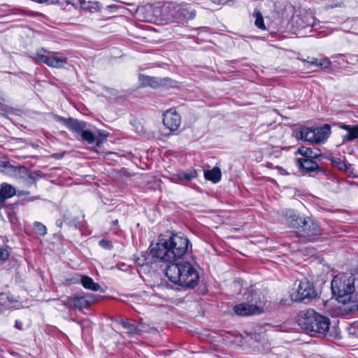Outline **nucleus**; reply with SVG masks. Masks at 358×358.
Here are the masks:
<instances>
[{"instance_id": "nucleus-1", "label": "nucleus", "mask_w": 358, "mask_h": 358, "mask_svg": "<svg viewBox=\"0 0 358 358\" xmlns=\"http://www.w3.org/2000/svg\"><path fill=\"white\" fill-rule=\"evenodd\" d=\"M188 238L180 234H173L168 239H161L150 249L152 257L159 261L171 263L184 257L191 250Z\"/></svg>"}, {"instance_id": "nucleus-2", "label": "nucleus", "mask_w": 358, "mask_h": 358, "mask_svg": "<svg viewBox=\"0 0 358 358\" xmlns=\"http://www.w3.org/2000/svg\"><path fill=\"white\" fill-rule=\"evenodd\" d=\"M297 322L301 329L312 336H324L329 330L330 319L313 309L300 312Z\"/></svg>"}, {"instance_id": "nucleus-3", "label": "nucleus", "mask_w": 358, "mask_h": 358, "mask_svg": "<svg viewBox=\"0 0 358 358\" xmlns=\"http://www.w3.org/2000/svg\"><path fill=\"white\" fill-rule=\"evenodd\" d=\"M166 275L172 282L187 288L194 287L199 280L196 270L187 262L168 264Z\"/></svg>"}, {"instance_id": "nucleus-4", "label": "nucleus", "mask_w": 358, "mask_h": 358, "mask_svg": "<svg viewBox=\"0 0 358 358\" xmlns=\"http://www.w3.org/2000/svg\"><path fill=\"white\" fill-rule=\"evenodd\" d=\"M285 218L289 227L298 230L299 236L308 241L315 240L322 234L320 227L310 217H301L294 211L288 210Z\"/></svg>"}, {"instance_id": "nucleus-5", "label": "nucleus", "mask_w": 358, "mask_h": 358, "mask_svg": "<svg viewBox=\"0 0 358 358\" xmlns=\"http://www.w3.org/2000/svg\"><path fill=\"white\" fill-rule=\"evenodd\" d=\"M355 278L341 273L336 275L331 281V291L337 300L343 303H350L355 292Z\"/></svg>"}, {"instance_id": "nucleus-6", "label": "nucleus", "mask_w": 358, "mask_h": 358, "mask_svg": "<svg viewBox=\"0 0 358 358\" xmlns=\"http://www.w3.org/2000/svg\"><path fill=\"white\" fill-rule=\"evenodd\" d=\"M36 62H41L53 68H62L67 62L66 57L61 55L59 52H50L43 48L38 50L34 55Z\"/></svg>"}, {"instance_id": "nucleus-7", "label": "nucleus", "mask_w": 358, "mask_h": 358, "mask_svg": "<svg viewBox=\"0 0 358 358\" xmlns=\"http://www.w3.org/2000/svg\"><path fill=\"white\" fill-rule=\"evenodd\" d=\"M317 295L313 285L308 281H301L295 292L290 294V298L282 299V305H290L292 302L302 301L306 299H313Z\"/></svg>"}, {"instance_id": "nucleus-8", "label": "nucleus", "mask_w": 358, "mask_h": 358, "mask_svg": "<svg viewBox=\"0 0 358 358\" xmlns=\"http://www.w3.org/2000/svg\"><path fill=\"white\" fill-rule=\"evenodd\" d=\"M54 120L56 122H61L69 129L77 134H81L87 126L85 122L73 117L65 118L58 115H55Z\"/></svg>"}, {"instance_id": "nucleus-9", "label": "nucleus", "mask_w": 358, "mask_h": 358, "mask_svg": "<svg viewBox=\"0 0 358 358\" xmlns=\"http://www.w3.org/2000/svg\"><path fill=\"white\" fill-rule=\"evenodd\" d=\"M180 123V116L175 110L169 109L164 113L163 124L171 131H176Z\"/></svg>"}, {"instance_id": "nucleus-10", "label": "nucleus", "mask_w": 358, "mask_h": 358, "mask_svg": "<svg viewBox=\"0 0 358 358\" xmlns=\"http://www.w3.org/2000/svg\"><path fill=\"white\" fill-rule=\"evenodd\" d=\"M21 303L8 293H0V314L13 308H20Z\"/></svg>"}, {"instance_id": "nucleus-11", "label": "nucleus", "mask_w": 358, "mask_h": 358, "mask_svg": "<svg viewBox=\"0 0 358 358\" xmlns=\"http://www.w3.org/2000/svg\"><path fill=\"white\" fill-rule=\"evenodd\" d=\"M233 310L236 315L240 316H250L260 314V308L253 306L249 302L237 304L234 307Z\"/></svg>"}, {"instance_id": "nucleus-12", "label": "nucleus", "mask_w": 358, "mask_h": 358, "mask_svg": "<svg viewBox=\"0 0 358 358\" xmlns=\"http://www.w3.org/2000/svg\"><path fill=\"white\" fill-rule=\"evenodd\" d=\"M247 301L253 306L260 308V314L264 312V306L266 302V297L264 294L260 290L252 289L250 291Z\"/></svg>"}, {"instance_id": "nucleus-13", "label": "nucleus", "mask_w": 358, "mask_h": 358, "mask_svg": "<svg viewBox=\"0 0 358 358\" xmlns=\"http://www.w3.org/2000/svg\"><path fill=\"white\" fill-rule=\"evenodd\" d=\"M178 8L172 3H164L162 6V22L163 23H169L175 21L177 18Z\"/></svg>"}, {"instance_id": "nucleus-14", "label": "nucleus", "mask_w": 358, "mask_h": 358, "mask_svg": "<svg viewBox=\"0 0 358 358\" xmlns=\"http://www.w3.org/2000/svg\"><path fill=\"white\" fill-rule=\"evenodd\" d=\"M314 159L299 158L297 159V165L299 170L304 173H311L319 171L318 164L313 160Z\"/></svg>"}, {"instance_id": "nucleus-15", "label": "nucleus", "mask_w": 358, "mask_h": 358, "mask_svg": "<svg viewBox=\"0 0 358 358\" xmlns=\"http://www.w3.org/2000/svg\"><path fill=\"white\" fill-rule=\"evenodd\" d=\"M69 301L72 302L76 308L83 309L88 307L94 301V296L92 294H87L86 296L71 297L69 299Z\"/></svg>"}, {"instance_id": "nucleus-16", "label": "nucleus", "mask_w": 358, "mask_h": 358, "mask_svg": "<svg viewBox=\"0 0 358 358\" xmlns=\"http://www.w3.org/2000/svg\"><path fill=\"white\" fill-rule=\"evenodd\" d=\"M338 127L348 131V134L343 136V141L344 142L352 141L358 138V124L356 125H349L344 123H339Z\"/></svg>"}, {"instance_id": "nucleus-17", "label": "nucleus", "mask_w": 358, "mask_h": 358, "mask_svg": "<svg viewBox=\"0 0 358 358\" xmlns=\"http://www.w3.org/2000/svg\"><path fill=\"white\" fill-rule=\"evenodd\" d=\"M297 153L303 156L302 158L316 159L320 155L319 150L301 146L298 148Z\"/></svg>"}, {"instance_id": "nucleus-18", "label": "nucleus", "mask_w": 358, "mask_h": 358, "mask_svg": "<svg viewBox=\"0 0 358 358\" xmlns=\"http://www.w3.org/2000/svg\"><path fill=\"white\" fill-rule=\"evenodd\" d=\"M315 129V143H319L324 141L327 138L330 134V127L328 124H325L323 127L316 128Z\"/></svg>"}, {"instance_id": "nucleus-19", "label": "nucleus", "mask_w": 358, "mask_h": 358, "mask_svg": "<svg viewBox=\"0 0 358 358\" xmlns=\"http://www.w3.org/2000/svg\"><path fill=\"white\" fill-rule=\"evenodd\" d=\"M80 282L84 288L92 291H98L101 289L99 284L95 282L93 279L87 275H80Z\"/></svg>"}, {"instance_id": "nucleus-20", "label": "nucleus", "mask_w": 358, "mask_h": 358, "mask_svg": "<svg viewBox=\"0 0 358 358\" xmlns=\"http://www.w3.org/2000/svg\"><path fill=\"white\" fill-rule=\"evenodd\" d=\"M140 80L143 86H148L152 88H156L163 85L162 80L155 77H150L147 76H141Z\"/></svg>"}, {"instance_id": "nucleus-21", "label": "nucleus", "mask_w": 358, "mask_h": 358, "mask_svg": "<svg viewBox=\"0 0 358 358\" xmlns=\"http://www.w3.org/2000/svg\"><path fill=\"white\" fill-rule=\"evenodd\" d=\"M15 194V188L8 184L3 185L0 189V203L8 198L12 197Z\"/></svg>"}, {"instance_id": "nucleus-22", "label": "nucleus", "mask_w": 358, "mask_h": 358, "mask_svg": "<svg viewBox=\"0 0 358 358\" xmlns=\"http://www.w3.org/2000/svg\"><path fill=\"white\" fill-rule=\"evenodd\" d=\"M304 62L310 64V65H313L323 69H328L331 64V61L327 57L322 59L308 58L307 59L304 60Z\"/></svg>"}, {"instance_id": "nucleus-23", "label": "nucleus", "mask_w": 358, "mask_h": 358, "mask_svg": "<svg viewBox=\"0 0 358 358\" xmlns=\"http://www.w3.org/2000/svg\"><path fill=\"white\" fill-rule=\"evenodd\" d=\"M221 175V171L218 167H214L211 170H207L204 171L205 178L212 181L214 183H217L220 180Z\"/></svg>"}, {"instance_id": "nucleus-24", "label": "nucleus", "mask_w": 358, "mask_h": 358, "mask_svg": "<svg viewBox=\"0 0 358 358\" xmlns=\"http://www.w3.org/2000/svg\"><path fill=\"white\" fill-rule=\"evenodd\" d=\"M315 129L309 127L302 128L300 131V138L306 141L315 143Z\"/></svg>"}, {"instance_id": "nucleus-25", "label": "nucleus", "mask_w": 358, "mask_h": 358, "mask_svg": "<svg viewBox=\"0 0 358 358\" xmlns=\"http://www.w3.org/2000/svg\"><path fill=\"white\" fill-rule=\"evenodd\" d=\"M120 323L124 329H127V333L131 336L134 334H140L143 331L138 327H136L134 324L129 322L128 320L126 321L121 320Z\"/></svg>"}, {"instance_id": "nucleus-26", "label": "nucleus", "mask_w": 358, "mask_h": 358, "mask_svg": "<svg viewBox=\"0 0 358 358\" xmlns=\"http://www.w3.org/2000/svg\"><path fill=\"white\" fill-rule=\"evenodd\" d=\"M20 168L11 165L7 162L0 161V171L8 175L17 173Z\"/></svg>"}, {"instance_id": "nucleus-27", "label": "nucleus", "mask_w": 358, "mask_h": 358, "mask_svg": "<svg viewBox=\"0 0 358 358\" xmlns=\"http://www.w3.org/2000/svg\"><path fill=\"white\" fill-rule=\"evenodd\" d=\"M151 17L148 20L156 23H163L162 6H156L151 10Z\"/></svg>"}, {"instance_id": "nucleus-28", "label": "nucleus", "mask_w": 358, "mask_h": 358, "mask_svg": "<svg viewBox=\"0 0 358 358\" xmlns=\"http://www.w3.org/2000/svg\"><path fill=\"white\" fill-rule=\"evenodd\" d=\"M333 166L337 167L341 171H348L349 166L347 165L344 160L340 158L331 157L330 159Z\"/></svg>"}, {"instance_id": "nucleus-29", "label": "nucleus", "mask_w": 358, "mask_h": 358, "mask_svg": "<svg viewBox=\"0 0 358 358\" xmlns=\"http://www.w3.org/2000/svg\"><path fill=\"white\" fill-rule=\"evenodd\" d=\"M254 17H255V26L262 30L266 29V27L264 22V18L262 13L259 11H255L254 13Z\"/></svg>"}, {"instance_id": "nucleus-30", "label": "nucleus", "mask_w": 358, "mask_h": 358, "mask_svg": "<svg viewBox=\"0 0 358 358\" xmlns=\"http://www.w3.org/2000/svg\"><path fill=\"white\" fill-rule=\"evenodd\" d=\"M80 135L83 140L87 141L90 144L94 143L96 141L95 136L89 130L84 129Z\"/></svg>"}, {"instance_id": "nucleus-31", "label": "nucleus", "mask_w": 358, "mask_h": 358, "mask_svg": "<svg viewBox=\"0 0 358 358\" xmlns=\"http://www.w3.org/2000/svg\"><path fill=\"white\" fill-rule=\"evenodd\" d=\"M34 230L41 236H45L47 233V229L41 222H36L34 224Z\"/></svg>"}, {"instance_id": "nucleus-32", "label": "nucleus", "mask_w": 358, "mask_h": 358, "mask_svg": "<svg viewBox=\"0 0 358 358\" xmlns=\"http://www.w3.org/2000/svg\"><path fill=\"white\" fill-rule=\"evenodd\" d=\"M48 3L52 4H59L61 6L76 4L75 0H50Z\"/></svg>"}, {"instance_id": "nucleus-33", "label": "nucleus", "mask_w": 358, "mask_h": 358, "mask_svg": "<svg viewBox=\"0 0 358 358\" xmlns=\"http://www.w3.org/2000/svg\"><path fill=\"white\" fill-rule=\"evenodd\" d=\"M80 6L83 8H87L90 7H94V5L98 4L97 1H86L85 0H80Z\"/></svg>"}, {"instance_id": "nucleus-34", "label": "nucleus", "mask_w": 358, "mask_h": 358, "mask_svg": "<svg viewBox=\"0 0 358 358\" xmlns=\"http://www.w3.org/2000/svg\"><path fill=\"white\" fill-rule=\"evenodd\" d=\"M66 282L68 285L78 283L79 282H80V275H75L74 276L70 278H67L66 280Z\"/></svg>"}, {"instance_id": "nucleus-35", "label": "nucleus", "mask_w": 358, "mask_h": 358, "mask_svg": "<svg viewBox=\"0 0 358 358\" xmlns=\"http://www.w3.org/2000/svg\"><path fill=\"white\" fill-rule=\"evenodd\" d=\"M8 251L5 248H0V260L5 262L8 259Z\"/></svg>"}, {"instance_id": "nucleus-36", "label": "nucleus", "mask_w": 358, "mask_h": 358, "mask_svg": "<svg viewBox=\"0 0 358 358\" xmlns=\"http://www.w3.org/2000/svg\"><path fill=\"white\" fill-rule=\"evenodd\" d=\"M99 245L101 246L104 249H111L112 248V243L110 241L105 239H102L99 241Z\"/></svg>"}, {"instance_id": "nucleus-37", "label": "nucleus", "mask_w": 358, "mask_h": 358, "mask_svg": "<svg viewBox=\"0 0 358 358\" xmlns=\"http://www.w3.org/2000/svg\"><path fill=\"white\" fill-rule=\"evenodd\" d=\"M194 177H195V175L194 174H188V173H185L183 174L182 176V178L187 180V181H189L192 178H193Z\"/></svg>"}, {"instance_id": "nucleus-38", "label": "nucleus", "mask_w": 358, "mask_h": 358, "mask_svg": "<svg viewBox=\"0 0 358 358\" xmlns=\"http://www.w3.org/2000/svg\"><path fill=\"white\" fill-rule=\"evenodd\" d=\"M15 327L18 329H22V324L20 322L16 321Z\"/></svg>"}, {"instance_id": "nucleus-39", "label": "nucleus", "mask_w": 358, "mask_h": 358, "mask_svg": "<svg viewBox=\"0 0 358 358\" xmlns=\"http://www.w3.org/2000/svg\"><path fill=\"white\" fill-rule=\"evenodd\" d=\"M113 224H114V225H117V223H118V220H114V221L113 222Z\"/></svg>"}, {"instance_id": "nucleus-40", "label": "nucleus", "mask_w": 358, "mask_h": 358, "mask_svg": "<svg viewBox=\"0 0 358 358\" xmlns=\"http://www.w3.org/2000/svg\"><path fill=\"white\" fill-rule=\"evenodd\" d=\"M29 177L31 179L34 180V177L33 176V174H32V173H30V174L29 175Z\"/></svg>"}, {"instance_id": "nucleus-41", "label": "nucleus", "mask_w": 358, "mask_h": 358, "mask_svg": "<svg viewBox=\"0 0 358 358\" xmlns=\"http://www.w3.org/2000/svg\"><path fill=\"white\" fill-rule=\"evenodd\" d=\"M96 145H97L98 146H99V145H100V142H99V141H97V142H96Z\"/></svg>"}, {"instance_id": "nucleus-42", "label": "nucleus", "mask_w": 358, "mask_h": 358, "mask_svg": "<svg viewBox=\"0 0 358 358\" xmlns=\"http://www.w3.org/2000/svg\"><path fill=\"white\" fill-rule=\"evenodd\" d=\"M357 274L358 275V268L356 269Z\"/></svg>"}, {"instance_id": "nucleus-43", "label": "nucleus", "mask_w": 358, "mask_h": 358, "mask_svg": "<svg viewBox=\"0 0 358 358\" xmlns=\"http://www.w3.org/2000/svg\"><path fill=\"white\" fill-rule=\"evenodd\" d=\"M352 307H353V306H351L349 308V309H350V310H351V309L352 308Z\"/></svg>"}]
</instances>
